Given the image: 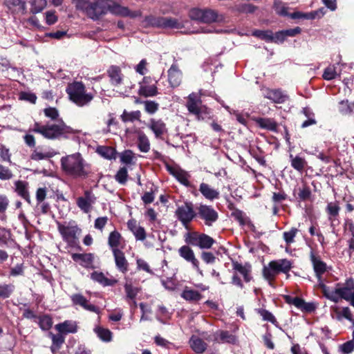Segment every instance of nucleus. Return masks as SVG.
<instances>
[{"mask_svg":"<svg viewBox=\"0 0 354 354\" xmlns=\"http://www.w3.org/2000/svg\"><path fill=\"white\" fill-rule=\"evenodd\" d=\"M28 131L30 133H39L48 140L66 139L74 133L73 129L66 125L62 120L53 122H47L46 124H41L39 122H35L29 128Z\"/></svg>","mask_w":354,"mask_h":354,"instance_id":"nucleus-1","label":"nucleus"},{"mask_svg":"<svg viewBox=\"0 0 354 354\" xmlns=\"http://www.w3.org/2000/svg\"><path fill=\"white\" fill-rule=\"evenodd\" d=\"M60 161L62 170L68 176L86 178L89 174L88 166L79 153L62 157Z\"/></svg>","mask_w":354,"mask_h":354,"instance_id":"nucleus-2","label":"nucleus"},{"mask_svg":"<svg viewBox=\"0 0 354 354\" xmlns=\"http://www.w3.org/2000/svg\"><path fill=\"white\" fill-rule=\"evenodd\" d=\"M294 261L288 259H279L270 261L267 266H264L262 270L263 278L268 282L270 286H274L273 283L279 273H283L286 278L290 277V271L293 268Z\"/></svg>","mask_w":354,"mask_h":354,"instance_id":"nucleus-3","label":"nucleus"},{"mask_svg":"<svg viewBox=\"0 0 354 354\" xmlns=\"http://www.w3.org/2000/svg\"><path fill=\"white\" fill-rule=\"evenodd\" d=\"M66 93L69 100L79 107L89 106L95 97L93 93L87 91L83 82L78 81L69 83L66 86Z\"/></svg>","mask_w":354,"mask_h":354,"instance_id":"nucleus-4","label":"nucleus"},{"mask_svg":"<svg viewBox=\"0 0 354 354\" xmlns=\"http://www.w3.org/2000/svg\"><path fill=\"white\" fill-rule=\"evenodd\" d=\"M57 230L60 234L62 240L69 248H80L79 237L82 234V229L74 220L64 221L63 223L57 221Z\"/></svg>","mask_w":354,"mask_h":354,"instance_id":"nucleus-5","label":"nucleus"},{"mask_svg":"<svg viewBox=\"0 0 354 354\" xmlns=\"http://www.w3.org/2000/svg\"><path fill=\"white\" fill-rule=\"evenodd\" d=\"M78 9L93 20H97L108 12L107 0H79L77 3Z\"/></svg>","mask_w":354,"mask_h":354,"instance_id":"nucleus-6","label":"nucleus"},{"mask_svg":"<svg viewBox=\"0 0 354 354\" xmlns=\"http://www.w3.org/2000/svg\"><path fill=\"white\" fill-rule=\"evenodd\" d=\"M185 106L189 113L195 115L198 120L209 118L210 109L203 104L200 95L196 93H192L187 96Z\"/></svg>","mask_w":354,"mask_h":354,"instance_id":"nucleus-7","label":"nucleus"},{"mask_svg":"<svg viewBox=\"0 0 354 354\" xmlns=\"http://www.w3.org/2000/svg\"><path fill=\"white\" fill-rule=\"evenodd\" d=\"M232 266L234 272L231 278V283L240 289L244 288L243 282L239 274L242 275L245 282H250L253 279L251 264L249 263L242 264L237 261H232Z\"/></svg>","mask_w":354,"mask_h":354,"instance_id":"nucleus-8","label":"nucleus"},{"mask_svg":"<svg viewBox=\"0 0 354 354\" xmlns=\"http://www.w3.org/2000/svg\"><path fill=\"white\" fill-rule=\"evenodd\" d=\"M335 293L338 295V301L344 299L354 308V279L353 277H348L344 282L336 283Z\"/></svg>","mask_w":354,"mask_h":354,"instance_id":"nucleus-9","label":"nucleus"},{"mask_svg":"<svg viewBox=\"0 0 354 354\" xmlns=\"http://www.w3.org/2000/svg\"><path fill=\"white\" fill-rule=\"evenodd\" d=\"M184 238L186 244L196 246L201 249H209L215 243L212 237L197 232H187Z\"/></svg>","mask_w":354,"mask_h":354,"instance_id":"nucleus-10","label":"nucleus"},{"mask_svg":"<svg viewBox=\"0 0 354 354\" xmlns=\"http://www.w3.org/2000/svg\"><path fill=\"white\" fill-rule=\"evenodd\" d=\"M189 16L192 20L198 21L204 24H212L218 21L217 11L209 8H192L189 12Z\"/></svg>","mask_w":354,"mask_h":354,"instance_id":"nucleus-11","label":"nucleus"},{"mask_svg":"<svg viewBox=\"0 0 354 354\" xmlns=\"http://www.w3.org/2000/svg\"><path fill=\"white\" fill-rule=\"evenodd\" d=\"M175 216L182 225L187 228L189 224L197 216L194 209V205L190 202H185L183 205L178 206L175 211Z\"/></svg>","mask_w":354,"mask_h":354,"instance_id":"nucleus-12","label":"nucleus"},{"mask_svg":"<svg viewBox=\"0 0 354 354\" xmlns=\"http://www.w3.org/2000/svg\"><path fill=\"white\" fill-rule=\"evenodd\" d=\"M157 83L158 80L151 76H144L142 80L138 83V95L145 97L156 96L158 94Z\"/></svg>","mask_w":354,"mask_h":354,"instance_id":"nucleus-13","label":"nucleus"},{"mask_svg":"<svg viewBox=\"0 0 354 354\" xmlns=\"http://www.w3.org/2000/svg\"><path fill=\"white\" fill-rule=\"evenodd\" d=\"M196 210L197 216L207 226H212L218 218V212L211 205L201 204Z\"/></svg>","mask_w":354,"mask_h":354,"instance_id":"nucleus-14","label":"nucleus"},{"mask_svg":"<svg viewBox=\"0 0 354 354\" xmlns=\"http://www.w3.org/2000/svg\"><path fill=\"white\" fill-rule=\"evenodd\" d=\"M179 256L185 261L192 264V268L201 275H203V271L200 268V262L196 257L194 250L189 247V245H184L178 250Z\"/></svg>","mask_w":354,"mask_h":354,"instance_id":"nucleus-15","label":"nucleus"},{"mask_svg":"<svg viewBox=\"0 0 354 354\" xmlns=\"http://www.w3.org/2000/svg\"><path fill=\"white\" fill-rule=\"evenodd\" d=\"M283 299L286 304L295 306L303 313H310L314 312L317 308L315 303L306 302L304 299L298 297L284 295Z\"/></svg>","mask_w":354,"mask_h":354,"instance_id":"nucleus-16","label":"nucleus"},{"mask_svg":"<svg viewBox=\"0 0 354 354\" xmlns=\"http://www.w3.org/2000/svg\"><path fill=\"white\" fill-rule=\"evenodd\" d=\"M147 127L153 132L156 139L163 140L168 133L167 124L162 119L150 118Z\"/></svg>","mask_w":354,"mask_h":354,"instance_id":"nucleus-17","label":"nucleus"},{"mask_svg":"<svg viewBox=\"0 0 354 354\" xmlns=\"http://www.w3.org/2000/svg\"><path fill=\"white\" fill-rule=\"evenodd\" d=\"M263 95L265 98L275 104H283L289 99L288 95L281 88H266L263 90Z\"/></svg>","mask_w":354,"mask_h":354,"instance_id":"nucleus-18","label":"nucleus"},{"mask_svg":"<svg viewBox=\"0 0 354 354\" xmlns=\"http://www.w3.org/2000/svg\"><path fill=\"white\" fill-rule=\"evenodd\" d=\"M151 25L163 28L179 29L183 27V24L177 19L172 17H153L150 20Z\"/></svg>","mask_w":354,"mask_h":354,"instance_id":"nucleus-19","label":"nucleus"},{"mask_svg":"<svg viewBox=\"0 0 354 354\" xmlns=\"http://www.w3.org/2000/svg\"><path fill=\"white\" fill-rule=\"evenodd\" d=\"M3 4L12 15H24L27 12L25 0H3Z\"/></svg>","mask_w":354,"mask_h":354,"instance_id":"nucleus-20","label":"nucleus"},{"mask_svg":"<svg viewBox=\"0 0 354 354\" xmlns=\"http://www.w3.org/2000/svg\"><path fill=\"white\" fill-rule=\"evenodd\" d=\"M310 260L317 280L323 279V274L327 271V265L313 251L310 252Z\"/></svg>","mask_w":354,"mask_h":354,"instance_id":"nucleus-21","label":"nucleus"},{"mask_svg":"<svg viewBox=\"0 0 354 354\" xmlns=\"http://www.w3.org/2000/svg\"><path fill=\"white\" fill-rule=\"evenodd\" d=\"M96 198L91 191L86 190L83 196L77 199V207L84 213H88L91 210L92 205L95 203Z\"/></svg>","mask_w":354,"mask_h":354,"instance_id":"nucleus-22","label":"nucleus"},{"mask_svg":"<svg viewBox=\"0 0 354 354\" xmlns=\"http://www.w3.org/2000/svg\"><path fill=\"white\" fill-rule=\"evenodd\" d=\"M70 297L73 305L80 306L84 309L90 312H93L97 314L100 313L99 307L89 304L88 299L83 295L80 293H76L72 295Z\"/></svg>","mask_w":354,"mask_h":354,"instance_id":"nucleus-23","label":"nucleus"},{"mask_svg":"<svg viewBox=\"0 0 354 354\" xmlns=\"http://www.w3.org/2000/svg\"><path fill=\"white\" fill-rule=\"evenodd\" d=\"M108 245L113 252L115 250H122L125 248L126 241L122 234L117 230L110 232L108 237Z\"/></svg>","mask_w":354,"mask_h":354,"instance_id":"nucleus-24","label":"nucleus"},{"mask_svg":"<svg viewBox=\"0 0 354 354\" xmlns=\"http://www.w3.org/2000/svg\"><path fill=\"white\" fill-rule=\"evenodd\" d=\"M331 311L333 318L337 321L346 319L352 323L354 320L352 310L348 306L340 308L337 306H334L331 307Z\"/></svg>","mask_w":354,"mask_h":354,"instance_id":"nucleus-25","label":"nucleus"},{"mask_svg":"<svg viewBox=\"0 0 354 354\" xmlns=\"http://www.w3.org/2000/svg\"><path fill=\"white\" fill-rule=\"evenodd\" d=\"M110 83L113 86H119L123 83L124 75L119 66L111 65L106 70Z\"/></svg>","mask_w":354,"mask_h":354,"instance_id":"nucleus-26","label":"nucleus"},{"mask_svg":"<svg viewBox=\"0 0 354 354\" xmlns=\"http://www.w3.org/2000/svg\"><path fill=\"white\" fill-rule=\"evenodd\" d=\"M72 259L85 268H93L94 255L92 253H73Z\"/></svg>","mask_w":354,"mask_h":354,"instance_id":"nucleus-27","label":"nucleus"},{"mask_svg":"<svg viewBox=\"0 0 354 354\" xmlns=\"http://www.w3.org/2000/svg\"><path fill=\"white\" fill-rule=\"evenodd\" d=\"M168 171L173 175L176 180L180 182L181 184L186 187H191V183L189 181V178L191 177L190 174L180 168L167 166Z\"/></svg>","mask_w":354,"mask_h":354,"instance_id":"nucleus-28","label":"nucleus"},{"mask_svg":"<svg viewBox=\"0 0 354 354\" xmlns=\"http://www.w3.org/2000/svg\"><path fill=\"white\" fill-rule=\"evenodd\" d=\"M112 254L116 268L123 274L127 273L129 270V264L122 250L113 251Z\"/></svg>","mask_w":354,"mask_h":354,"instance_id":"nucleus-29","label":"nucleus"},{"mask_svg":"<svg viewBox=\"0 0 354 354\" xmlns=\"http://www.w3.org/2000/svg\"><path fill=\"white\" fill-rule=\"evenodd\" d=\"M124 280V289L125 292V301L129 302L130 300L136 299L137 295L141 291V288L133 286L131 279L125 277Z\"/></svg>","mask_w":354,"mask_h":354,"instance_id":"nucleus-30","label":"nucleus"},{"mask_svg":"<svg viewBox=\"0 0 354 354\" xmlns=\"http://www.w3.org/2000/svg\"><path fill=\"white\" fill-rule=\"evenodd\" d=\"M252 120L261 129H266L272 132H277L278 124L274 118H253Z\"/></svg>","mask_w":354,"mask_h":354,"instance_id":"nucleus-31","label":"nucleus"},{"mask_svg":"<svg viewBox=\"0 0 354 354\" xmlns=\"http://www.w3.org/2000/svg\"><path fill=\"white\" fill-rule=\"evenodd\" d=\"M168 82L173 88L178 86L182 82V72L176 64H173L168 70Z\"/></svg>","mask_w":354,"mask_h":354,"instance_id":"nucleus-32","label":"nucleus"},{"mask_svg":"<svg viewBox=\"0 0 354 354\" xmlns=\"http://www.w3.org/2000/svg\"><path fill=\"white\" fill-rule=\"evenodd\" d=\"M127 227L133 234L136 240L144 241L146 239L147 236L145 228L140 226L136 220H129L127 222Z\"/></svg>","mask_w":354,"mask_h":354,"instance_id":"nucleus-33","label":"nucleus"},{"mask_svg":"<svg viewBox=\"0 0 354 354\" xmlns=\"http://www.w3.org/2000/svg\"><path fill=\"white\" fill-rule=\"evenodd\" d=\"M15 192L28 203H30V196L28 191L29 184L25 180H17L15 182Z\"/></svg>","mask_w":354,"mask_h":354,"instance_id":"nucleus-34","label":"nucleus"},{"mask_svg":"<svg viewBox=\"0 0 354 354\" xmlns=\"http://www.w3.org/2000/svg\"><path fill=\"white\" fill-rule=\"evenodd\" d=\"M341 207L337 201L328 203L325 211L328 215V219L331 223L337 221Z\"/></svg>","mask_w":354,"mask_h":354,"instance_id":"nucleus-35","label":"nucleus"},{"mask_svg":"<svg viewBox=\"0 0 354 354\" xmlns=\"http://www.w3.org/2000/svg\"><path fill=\"white\" fill-rule=\"evenodd\" d=\"M289 158L291 167L299 173H302L308 166L306 158L300 155L294 156L290 153Z\"/></svg>","mask_w":354,"mask_h":354,"instance_id":"nucleus-36","label":"nucleus"},{"mask_svg":"<svg viewBox=\"0 0 354 354\" xmlns=\"http://www.w3.org/2000/svg\"><path fill=\"white\" fill-rule=\"evenodd\" d=\"M199 191L206 199L209 201L218 199L220 196V193L218 190L205 183H201Z\"/></svg>","mask_w":354,"mask_h":354,"instance_id":"nucleus-37","label":"nucleus"},{"mask_svg":"<svg viewBox=\"0 0 354 354\" xmlns=\"http://www.w3.org/2000/svg\"><path fill=\"white\" fill-rule=\"evenodd\" d=\"M55 328L59 333L62 334L75 333L77 331L76 322L71 320H66L57 324Z\"/></svg>","mask_w":354,"mask_h":354,"instance_id":"nucleus-38","label":"nucleus"},{"mask_svg":"<svg viewBox=\"0 0 354 354\" xmlns=\"http://www.w3.org/2000/svg\"><path fill=\"white\" fill-rule=\"evenodd\" d=\"M180 297L189 302H198L202 299L203 295L198 291L185 286L180 294Z\"/></svg>","mask_w":354,"mask_h":354,"instance_id":"nucleus-39","label":"nucleus"},{"mask_svg":"<svg viewBox=\"0 0 354 354\" xmlns=\"http://www.w3.org/2000/svg\"><path fill=\"white\" fill-rule=\"evenodd\" d=\"M137 133V147L138 149L143 153H147L150 150V141L147 136L142 131H138Z\"/></svg>","mask_w":354,"mask_h":354,"instance_id":"nucleus-40","label":"nucleus"},{"mask_svg":"<svg viewBox=\"0 0 354 354\" xmlns=\"http://www.w3.org/2000/svg\"><path fill=\"white\" fill-rule=\"evenodd\" d=\"M95 152L107 160H115L116 158L117 151L112 147L100 145L96 147Z\"/></svg>","mask_w":354,"mask_h":354,"instance_id":"nucleus-41","label":"nucleus"},{"mask_svg":"<svg viewBox=\"0 0 354 354\" xmlns=\"http://www.w3.org/2000/svg\"><path fill=\"white\" fill-rule=\"evenodd\" d=\"M317 286L322 290L324 296L328 300L337 303L338 295L335 293V288L333 290H330L329 287L325 284L324 279L317 280Z\"/></svg>","mask_w":354,"mask_h":354,"instance_id":"nucleus-42","label":"nucleus"},{"mask_svg":"<svg viewBox=\"0 0 354 354\" xmlns=\"http://www.w3.org/2000/svg\"><path fill=\"white\" fill-rule=\"evenodd\" d=\"M189 345L192 349L196 353H203L207 346V344L202 339L196 335H192L190 338Z\"/></svg>","mask_w":354,"mask_h":354,"instance_id":"nucleus-43","label":"nucleus"},{"mask_svg":"<svg viewBox=\"0 0 354 354\" xmlns=\"http://www.w3.org/2000/svg\"><path fill=\"white\" fill-rule=\"evenodd\" d=\"M91 277L93 281L100 283L104 286H112L117 283L116 279H109L102 272H93Z\"/></svg>","mask_w":354,"mask_h":354,"instance_id":"nucleus-44","label":"nucleus"},{"mask_svg":"<svg viewBox=\"0 0 354 354\" xmlns=\"http://www.w3.org/2000/svg\"><path fill=\"white\" fill-rule=\"evenodd\" d=\"M48 335L52 340L50 351L53 353H55L64 343L65 337L62 333H59L58 334H53V333L50 332Z\"/></svg>","mask_w":354,"mask_h":354,"instance_id":"nucleus-45","label":"nucleus"},{"mask_svg":"<svg viewBox=\"0 0 354 354\" xmlns=\"http://www.w3.org/2000/svg\"><path fill=\"white\" fill-rule=\"evenodd\" d=\"M119 156L120 162L127 166L133 165L136 164V154L131 150H124L120 153Z\"/></svg>","mask_w":354,"mask_h":354,"instance_id":"nucleus-46","label":"nucleus"},{"mask_svg":"<svg viewBox=\"0 0 354 354\" xmlns=\"http://www.w3.org/2000/svg\"><path fill=\"white\" fill-rule=\"evenodd\" d=\"M94 332L103 342H110L112 340L113 333L108 328L98 326L94 328Z\"/></svg>","mask_w":354,"mask_h":354,"instance_id":"nucleus-47","label":"nucleus"},{"mask_svg":"<svg viewBox=\"0 0 354 354\" xmlns=\"http://www.w3.org/2000/svg\"><path fill=\"white\" fill-rule=\"evenodd\" d=\"M141 118V112L140 111H134L128 112L124 110L120 118L123 122H133L134 121H140Z\"/></svg>","mask_w":354,"mask_h":354,"instance_id":"nucleus-48","label":"nucleus"},{"mask_svg":"<svg viewBox=\"0 0 354 354\" xmlns=\"http://www.w3.org/2000/svg\"><path fill=\"white\" fill-rule=\"evenodd\" d=\"M57 154L56 152L51 151L48 152H42L35 149L32 151L30 154V159L35 161L42 160L48 158H50Z\"/></svg>","mask_w":354,"mask_h":354,"instance_id":"nucleus-49","label":"nucleus"},{"mask_svg":"<svg viewBox=\"0 0 354 354\" xmlns=\"http://www.w3.org/2000/svg\"><path fill=\"white\" fill-rule=\"evenodd\" d=\"M219 342L236 344L237 337L227 330H220L218 332Z\"/></svg>","mask_w":354,"mask_h":354,"instance_id":"nucleus-50","label":"nucleus"},{"mask_svg":"<svg viewBox=\"0 0 354 354\" xmlns=\"http://www.w3.org/2000/svg\"><path fill=\"white\" fill-rule=\"evenodd\" d=\"M39 321L38 324L43 330H48L52 328L53 322L50 315H44L37 317Z\"/></svg>","mask_w":354,"mask_h":354,"instance_id":"nucleus-51","label":"nucleus"},{"mask_svg":"<svg viewBox=\"0 0 354 354\" xmlns=\"http://www.w3.org/2000/svg\"><path fill=\"white\" fill-rule=\"evenodd\" d=\"M108 12L116 15L129 16L130 11L127 8L122 7L117 3L109 4Z\"/></svg>","mask_w":354,"mask_h":354,"instance_id":"nucleus-52","label":"nucleus"},{"mask_svg":"<svg viewBox=\"0 0 354 354\" xmlns=\"http://www.w3.org/2000/svg\"><path fill=\"white\" fill-rule=\"evenodd\" d=\"M233 205L230 204L229 208L232 210L231 216L237 221L241 225H245L248 217L240 209L232 207Z\"/></svg>","mask_w":354,"mask_h":354,"instance_id":"nucleus-53","label":"nucleus"},{"mask_svg":"<svg viewBox=\"0 0 354 354\" xmlns=\"http://www.w3.org/2000/svg\"><path fill=\"white\" fill-rule=\"evenodd\" d=\"M299 230L296 227H292L290 230L286 231L283 233V239L286 242L287 246H290L291 244L295 243V238L296 237Z\"/></svg>","mask_w":354,"mask_h":354,"instance_id":"nucleus-54","label":"nucleus"},{"mask_svg":"<svg viewBox=\"0 0 354 354\" xmlns=\"http://www.w3.org/2000/svg\"><path fill=\"white\" fill-rule=\"evenodd\" d=\"M15 286L12 283L0 284V299L9 298L15 291Z\"/></svg>","mask_w":354,"mask_h":354,"instance_id":"nucleus-55","label":"nucleus"},{"mask_svg":"<svg viewBox=\"0 0 354 354\" xmlns=\"http://www.w3.org/2000/svg\"><path fill=\"white\" fill-rule=\"evenodd\" d=\"M257 313L262 317L264 321L269 322L274 326H278L279 323L271 312L264 308H259L257 310Z\"/></svg>","mask_w":354,"mask_h":354,"instance_id":"nucleus-56","label":"nucleus"},{"mask_svg":"<svg viewBox=\"0 0 354 354\" xmlns=\"http://www.w3.org/2000/svg\"><path fill=\"white\" fill-rule=\"evenodd\" d=\"M273 8L275 10L276 12L283 17H288L290 13L288 12V8L286 5L281 1L280 0H274Z\"/></svg>","mask_w":354,"mask_h":354,"instance_id":"nucleus-57","label":"nucleus"},{"mask_svg":"<svg viewBox=\"0 0 354 354\" xmlns=\"http://www.w3.org/2000/svg\"><path fill=\"white\" fill-rule=\"evenodd\" d=\"M339 111L343 115H349L354 111V102H349L348 100H342L339 104Z\"/></svg>","mask_w":354,"mask_h":354,"instance_id":"nucleus-58","label":"nucleus"},{"mask_svg":"<svg viewBox=\"0 0 354 354\" xmlns=\"http://www.w3.org/2000/svg\"><path fill=\"white\" fill-rule=\"evenodd\" d=\"M11 239V231L6 227L0 226V245H8Z\"/></svg>","mask_w":354,"mask_h":354,"instance_id":"nucleus-59","label":"nucleus"},{"mask_svg":"<svg viewBox=\"0 0 354 354\" xmlns=\"http://www.w3.org/2000/svg\"><path fill=\"white\" fill-rule=\"evenodd\" d=\"M128 171L126 167H120L115 175V180L121 185H124L128 180Z\"/></svg>","mask_w":354,"mask_h":354,"instance_id":"nucleus-60","label":"nucleus"},{"mask_svg":"<svg viewBox=\"0 0 354 354\" xmlns=\"http://www.w3.org/2000/svg\"><path fill=\"white\" fill-rule=\"evenodd\" d=\"M31 12L36 14L41 12L46 6V0H31L30 1Z\"/></svg>","mask_w":354,"mask_h":354,"instance_id":"nucleus-61","label":"nucleus"},{"mask_svg":"<svg viewBox=\"0 0 354 354\" xmlns=\"http://www.w3.org/2000/svg\"><path fill=\"white\" fill-rule=\"evenodd\" d=\"M140 102L143 104L145 112L150 115L156 113L159 109V104L155 101L145 100Z\"/></svg>","mask_w":354,"mask_h":354,"instance_id":"nucleus-62","label":"nucleus"},{"mask_svg":"<svg viewBox=\"0 0 354 354\" xmlns=\"http://www.w3.org/2000/svg\"><path fill=\"white\" fill-rule=\"evenodd\" d=\"M338 351L342 354H351L354 351V340L352 339L338 346Z\"/></svg>","mask_w":354,"mask_h":354,"instance_id":"nucleus-63","label":"nucleus"},{"mask_svg":"<svg viewBox=\"0 0 354 354\" xmlns=\"http://www.w3.org/2000/svg\"><path fill=\"white\" fill-rule=\"evenodd\" d=\"M272 31L270 30H255L252 32V35L263 40H265L267 42H270L272 40Z\"/></svg>","mask_w":354,"mask_h":354,"instance_id":"nucleus-64","label":"nucleus"}]
</instances>
